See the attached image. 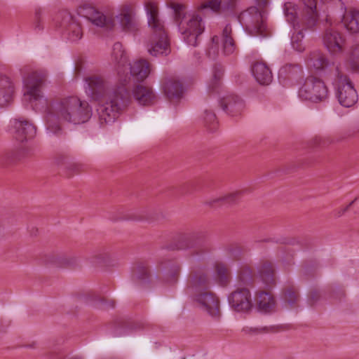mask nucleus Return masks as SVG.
<instances>
[{"mask_svg": "<svg viewBox=\"0 0 359 359\" xmlns=\"http://www.w3.org/2000/svg\"><path fill=\"white\" fill-rule=\"evenodd\" d=\"M46 73L43 71H34L29 73L24 79L27 89V94L30 99L46 103L44 118L47 129L53 133L60 130V120L80 124L87 122L92 116V109L86 101H81L75 96H70L48 102L41 95V87L46 80Z\"/></svg>", "mask_w": 359, "mask_h": 359, "instance_id": "f257e3e1", "label": "nucleus"}, {"mask_svg": "<svg viewBox=\"0 0 359 359\" xmlns=\"http://www.w3.org/2000/svg\"><path fill=\"white\" fill-rule=\"evenodd\" d=\"M85 81L88 95L100 103L97 109L100 124L113 123L130 102L128 88L120 83L109 92L108 82L96 74L86 77Z\"/></svg>", "mask_w": 359, "mask_h": 359, "instance_id": "f03ea898", "label": "nucleus"}, {"mask_svg": "<svg viewBox=\"0 0 359 359\" xmlns=\"http://www.w3.org/2000/svg\"><path fill=\"white\" fill-rule=\"evenodd\" d=\"M167 6L173 11L174 22L177 25L184 41L190 46H198L200 36L205 30L202 17L194 13L189 15L187 21L184 22L187 15L185 4L168 1Z\"/></svg>", "mask_w": 359, "mask_h": 359, "instance_id": "7ed1b4c3", "label": "nucleus"}, {"mask_svg": "<svg viewBox=\"0 0 359 359\" xmlns=\"http://www.w3.org/2000/svg\"><path fill=\"white\" fill-rule=\"evenodd\" d=\"M144 6L148 16V25L153 32L152 46L149 52L154 56L166 54L169 42L164 24L158 16V4L154 1H147Z\"/></svg>", "mask_w": 359, "mask_h": 359, "instance_id": "20e7f679", "label": "nucleus"}, {"mask_svg": "<svg viewBox=\"0 0 359 359\" xmlns=\"http://www.w3.org/2000/svg\"><path fill=\"white\" fill-rule=\"evenodd\" d=\"M255 1L259 8L249 7L239 14L238 19L249 34L266 36L267 34L264 8L267 6L268 0Z\"/></svg>", "mask_w": 359, "mask_h": 359, "instance_id": "39448f33", "label": "nucleus"}, {"mask_svg": "<svg viewBox=\"0 0 359 359\" xmlns=\"http://www.w3.org/2000/svg\"><path fill=\"white\" fill-rule=\"evenodd\" d=\"M170 248L191 249L192 255H203L210 252L213 250V245L205 232H194L178 235Z\"/></svg>", "mask_w": 359, "mask_h": 359, "instance_id": "423d86ee", "label": "nucleus"}, {"mask_svg": "<svg viewBox=\"0 0 359 359\" xmlns=\"http://www.w3.org/2000/svg\"><path fill=\"white\" fill-rule=\"evenodd\" d=\"M303 4L301 28L298 29L297 32L291 37V43L293 48L300 53L305 50L302 43V39L304 36L303 30H313L318 20V13L316 9L317 1L303 0Z\"/></svg>", "mask_w": 359, "mask_h": 359, "instance_id": "0eeeda50", "label": "nucleus"}, {"mask_svg": "<svg viewBox=\"0 0 359 359\" xmlns=\"http://www.w3.org/2000/svg\"><path fill=\"white\" fill-rule=\"evenodd\" d=\"M332 85L336 97L341 105L350 107L357 102L358 95L348 75L341 71L333 78Z\"/></svg>", "mask_w": 359, "mask_h": 359, "instance_id": "6e6552de", "label": "nucleus"}, {"mask_svg": "<svg viewBox=\"0 0 359 359\" xmlns=\"http://www.w3.org/2000/svg\"><path fill=\"white\" fill-rule=\"evenodd\" d=\"M329 90L325 82L320 78L308 76L298 91L302 100L318 103L325 101L328 97Z\"/></svg>", "mask_w": 359, "mask_h": 359, "instance_id": "1a4fd4ad", "label": "nucleus"}, {"mask_svg": "<svg viewBox=\"0 0 359 359\" xmlns=\"http://www.w3.org/2000/svg\"><path fill=\"white\" fill-rule=\"evenodd\" d=\"M306 65L311 71L326 79L334 78L341 72L338 65L331 62L323 53L318 50L309 53Z\"/></svg>", "mask_w": 359, "mask_h": 359, "instance_id": "9d476101", "label": "nucleus"}, {"mask_svg": "<svg viewBox=\"0 0 359 359\" xmlns=\"http://www.w3.org/2000/svg\"><path fill=\"white\" fill-rule=\"evenodd\" d=\"M77 13L97 27L112 29L115 26L114 19L111 15L104 14L91 4L84 3L80 5Z\"/></svg>", "mask_w": 359, "mask_h": 359, "instance_id": "9b49d317", "label": "nucleus"}, {"mask_svg": "<svg viewBox=\"0 0 359 359\" xmlns=\"http://www.w3.org/2000/svg\"><path fill=\"white\" fill-rule=\"evenodd\" d=\"M322 41L325 48L333 55L342 53L346 48L345 35L332 26L325 29Z\"/></svg>", "mask_w": 359, "mask_h": 359, "instance_id": "f8f14e48", "label": "nucleus"}, {"mask_svg": "<svg viewBox=\"0 0 359 359\" xmlns=\"http://www.w3.org/2000/svg\"><path fill=\"white\" fill-rule=\"evenodd\" d=\"M122 30L136 34L140 29V23L136 18V4L128 2L121 6L118 16Z\"/></svg>", "mask_w": 359, "mask_h": 359, "instance_id": "ddd939ff", "label": "nucleus"}, {"mask_svg": "<svg viewBox=\"0 0 359 359\" xmlns=\"http://www.w3.org/2000/svg\"><path fill=\"white\" fill-rule=\"evenodd\" d=\"M55 25L63 29L72 41H77L82 37V29L75 21L72 14L66 11H60L55 16Z\"/></svg>", "mask_w": 359, "mask_h": 359, "instance_id": "4468645a", "label": "nucleus"}, {"mask_svg": "<svg viewBox=\"0 0 359 359\" xmlns=\"http://www.w3.org/2000/svg\"><path fill=\"white\" fill-rule=\"evenodd\" d=\"M210 278L208 270L204 266H198L191 269L187 285V291L198 293L209 288Z\"/></svg>", "mask_w": 359, "mask_h": 359, "instance_id": "2eb2a0df", "label": "nucleus"}, {"mask_svg": "<svg viewBox=\"0 0 359 359\" xmlns=\"http://www.w3.org/2000/svg\"><path fill=\"white\" fill-rule=\"evenodd\" d=\"M10 131L15 140L24 142L35 136L36 128L27 119L14 118L11 120Z\"/></svg>", "mask_w": 359, "mask_h": 359, "instance_id": "dca6fc26", "label": "nucleus"}, {"mask_svg": "<svg viewBox=\"0 0 359 359\" xmlns=\"http://www.w3.org/2000/svg\"><path fill=\"white\" fill-rule=\"evenodd\" d=\"M231 307L236 311L248 312L252 308L251 293L248 288H237L229 296Z\"/></svg>", "mask_w": 359, "mask_h": 359, "instance_id": "f3484780", "label": "nucleus"}, {"mask_svg": "<svg viewBox=\"0 0 359 359\" xmlns=\"http://www.w3.org/2000/svg\"><path fill=\"white\" fill-rule=\"evenodd\" d=\"M163 94L170 102H178L184 93L183 83L176 76H170L161 80Z\"/></svg>", "mask_w": 359, "mask_h": 359, "instance_id": "a211bd4d", "label": "nucleus"}, {"mask_svg": "<svg viewBox=\"0 0 359 359\" xmlns=\"http://www.w3.org/2000/svg\"><path fill=\"white\" fill-rule=\"evenodd\" d=\"M303 76V67L297 63L286 64L278 72L279 81L285 86H291L297 84L302 79Z\"/></svg>", "mask_w": 359, "mask_h": 359, "instance_id": "6ab92c4d", "label": "nucleus"}, {"mask_svg": "<svg viewBox=\"0 0 359 359\" xmlns=\"http://www.w3.org/2000/svg\"><path fill=\"white\" fill-rule=\"evenodd\" d=\"M150 71V65L145 60L140 59L134 62L132 65L128 62V69L125 74H121L123 78L121 79V85L124 84L125 87H126L130 79L128 74L137 81H142L149 76Z\"/></svg>", "mask_w": 359, "mask_h": 359, "instance_id": "aec40b11", "label": "nucleus"}, {"mask_svg": "<svg viewBox=\"0 0 359 359\" xmlns=\"http://www.w3.org/2000/svg\"><path fill=\"white\" fill-rule=\"evenodd\" d=\"M195 300L212 316H220L219 301L218 297L212 292L205 290L195 295Z\"/></svg>", "mask_w": 359, "mask_h": 359, "instance_id": "412c9836", "label": "nucleus"}, {"mask_svg": "<svg viewBox=\"0 0 359 359\" xmlns=\"http://www.w3.org/2000/svg\"><path fill=\"white\" fill-rule=\"evenodd\" d=\"M222 110L231 116H238L242 114L245 108V102L242 98L235 94H229L219 100Z\"/></svg>", "mask_w": 359, "mask_h": 359, "instance_id": "4be33fe9", "label": "nucleus"}, {"mask_svg": "<svg viewBox=\"0 0 359 359\" xmlns=\"http://www.w3.org/2000/svg\"><path fill=\"white\" fill-rule=\"evenodd\" d=\"M257 271L258 277L267 287L272 288L276 285V269L271 261L262 259Z\"/></svg>", "mask_w": 359, "mask_h": 359, "instance_id": "5701e85b", "label": "nucleus"}, {"mask_svg": "<svg viewBox=\"0 0 359 359\" xmlns=\"http://www.w3.org/2000/svg\"><path fill=\"white\" fill-rule=\"evenodd\" d=\"M111 60L114 64L118 74L121 78V74H125L128 69V58L123 45L116 42L114 44L111 53Z\"/></svg>", "mask_w": 359, "mask_h": 359, "instance_id": "b1692460", "label": "nucleus"}, {"mask_svg": "<svg viewBox=\"0 0 359 359\" xmlns=\"http://www.w3.org/2000/svg\"><path fill=\"white\" fill-rule=\"evenodd\" d=\"M251 71L255 80L261 85L267 86L273 80L270 68L263 61H256L251 66Z\"/></svg>", "mask_w": 359, "mask_h": 359, "instance_id": "393cba45", "label": "nucleus"}, {"mask_svg": "<svg viewBox=\"0 0 359 359\" xmlns=\"http://www.w3.org/2000/svg\"><path fill=\"white\" fill-rule=\"evenodd\" d=\"M159 267L163 269L164 271V281L169 284H175L180 276L181 266L178 262L175 259L161 262Z\"/></svg>", "mask_w": 359, "mask_h": 359, "instance_id": "a878e982", "label": "nucleus"}, {"mask_svg": "<svg viewBox=\"0 0 359 359\" xmlns=\"http://www.w3.org/2000/svg\"><path fill=\"white\" fill-rule=\"evenodd\" d=\"M14 92L11 79L0 74V107H5L13 100Z\"/></svg>", "mask_w": 359, "mask_h": 359, "instance_id": "bb28decb", "label": "nucleus"}, {"mask_svg": "<svg viewBox=\"0 0 359 359\" xmlns=\"http://www.w3.org/2000/svg\"><path fill=\"white\" fill-rule=\"evenodd\" d=\"M57 163L67 177H72L86 170L84 165L73 163L70 161V158L66 156H60L57 159Z\"/></svg>", "mask_w": 359, "mask_h": 359, "instance_id": "cd10ccee", "label": "nucleus"}, {"mask_svg": "<svg viewBox=\"0 0 359 359\" xmlns=\"http://www.w3.org/2000/svg\"><path fill=\"white\" fill-rule=\"evenodd\" d=\"M256 277L255 269L250 264H242L238 270L237 281L241 286L253 287Z\"/></svg>", "mask_w": 359, "mask_h": 359, "instance_id": "c85d7f7f", "label": "nucleus"}, {"mask_svg": "<svg viewBox=\"0 0 359 359\" xmlns=\"http://www.w3.org/2000/svg\"><path fill=\"white\" fill-rule=\"evenodd\" d=\"M134 98L143 106L151 105L154 103L156 96L151 88L142 85H137L133 90Z\"/></svg>", "mask_w": 359, "mask_h": 359, "instance_id": "c756f323", "label": "nucleus"}, {"mask_svg": "<svg viewBox=\"0 0 359 359\" xmlns=\"http://www.w3.org/2000/svg\"><path fill=\"white\" fill-rule=\"evenodd\" d=\"M224 69L222 65L217 63L212 69V79L208 85V93L212 95L218 94L222 88V79Z\"/></svg>", "mask_w": 359, "mask_h": 359, "instance_id": "7c9ffc66", "label": "nucleus"}, {"mask_svg": "<svg viewBox=\"0 0 359 359\" xmlns=\"http://www.w3.org/2000/svg\"><path fill=\"white\" fill-rule=\"evenodd\" d=\"M151 277L149 267L147 261H137L133 269V278L140 283H147Z\"/></svg>", "mask_w": 359, "mask_h": 359, "instance_id": "2f4dec72", "label": "nucleus"}, {"mask_svg": "<svg viewBox=\"0 0 359 359\" xmlns=\"http://www.w3.org/2000/svg\"><path fill=\"white\" fill-rule=\"evenodd\" d=\"M222 50L224 55L233 54L236 50V44L232 36V29L231 25H226L222 33Z\"/></svg>", "mask_w": 359, "mask_h": 359, "instance_id": "473e14b6", "label": "nucleus"}, {"mask_svg": "<svg viewBox=\"0 0 359 359\" xmlns=\"http://www.w3.org/2000/svg\"><path fill=\"white\" fill-rule=\"evenodd\" d=\"M255 302L259 311L269 312L274 306L275 300L269 292L259 290L256 292Z\"/></svg>", "mask_w": 359, "mask_h": 359, "instance_id": "72a5a7b5", "label": "nucleus"}, {"mask_svg": "<svg viewBox=\"0 0 359 359\" xmlns=\"http://www.w3.org/2000/svg\"><path fill=\"white\" fill-rule=\"evenodd\" d=\"M22 149H8L0 154V165L6 167L16 163L22 157Z\"/></svg>", "mask_w": 359, "mask_h": 359, "instance_id": "f704fd0d", "label": "nucleus"}, {"mask_svg": "<svg viewBox=\"0 0 359 359\" xmlns=\"http://www.w3.org/2000/svg\"><path fill=\"white\" fill-rule=\"evenodd\" d=\"M216 278L222 286H226L231 280V275L229 266L222 262H216L214 266Z\"/></svg>", "mask_w": 359, "mask_h": 359, "instance_id": "c9c22d12", "label": "nucleus"}, {"mask_svg": "<svg viewBox=\"0 0 359 359\" xmlns=\"http://www.w3.org/2000/svg\"><path fill=\"white\" fill-rule=\"evenodd\" d=\"M346 29L353 33H359V11L351 10L343 18Z\"/></svg>", "mask_w": 359, "mask_h": 359, "instance_id": "e433bc0d", "label": "nucleus"}, {"mask_svg": "<svg viewBox=\"0 0 359 359\" xmlns=\"http://www.w3.org/2000/svg\"><path fill=\"white\" fill-rule=\"evenodd\" d=\"M283 297L284 301L290 308L298 306L299 295L298 290L294 285H287L283 289Z\"/></svg>", "mask_w": 359, "mask_h": 359, "instance_id": "4c0bfd02", "label": "nucleus"}, {"mask_svg": "<svg viewBox=\"0 0 359 359\" xmlns=\"http://www.w3.org/2000/svg\"><path fill=\"white\" fill-rule=\"evenodd\" d=\"M284 13L287 21L293 26L294 29L301 28L302 21L300 23H295L297 20V8L293 3L286 2L284 4Z\"/></svg>", "mask_w": 359, "mask_h": 359, "instance_id": "58836bf2", "label": "nucleus"}, {"mask_svg": "<svg viewBox=\"0 0 359 359\" xmlns=\"http://www.w3.org/2000/svg\"><path fill=\"white\" fill-rule=\"evenodd\" d=\"M225 252L226 255L233 261H239L242 259L244 249L242 245L238 243H229L225 246Z\"/></svg>", "mask_w": 359, "mask_h": 359, "instance_id": "ea45409f", "label": "nucleus"}, {"mask_svg": "<svg viewBox=\"0 0 359 359\" xmlns=\"http://www.w3.org/2000/svg\"><path fill=\"white\" fill-rule=\"evenodd\" d=\"M240 194V192H235L227 196L216 198L211 202L210 205L216 207L220 205H231L235 203L238 201Z\"/></svg>", "mask_w": 359, "mask_h": 359, "instance_id": "a19ab883", "label": "nucleus"}, {"mask_svg": "<svg viewBox=\"0 0 359 359\" xmlns=\"http://www.w3.org/2000/svg\"><path fill=\"white\" fill-rule=\"evenodd\" d=\"M204 123L205 127L210 131H214L217 128L218 121L215 114L212 111H205Z\"/></svg>", "mask_w": 359, "mask_h": 359, "instance_id": "79ce46f5", "label": "nucleus"}, {"mask_svg": "<svg viewBox=\"0 0 359 359\" xmlns=\"http://www.w3.org/2000/svg\"><path fill=\"white\" fill-rule=\"evenodd\" d=\"M348 65L353 72H359V46H355L351 50Z\"/></svg>", "mask_w": 359, "mask_h": 359, "instance_id": "37998d69", "label": "nucleus"}, {"mask_svg": "<svg viewBox=\"0 0 359 359\" xmlns=\"http://www.w3.org/2000/svg\"><path fill=\"white\" fill-rule=\"evenodd\" d=\"M222 6L221 0H208L203 3L198 8V11L210 8L214 12H219Z\"/></svg>", "mask_w": 359, "mask_h": 359, "instance_id": "c03bdc74", "label": "nucleus"}, {"mask_svg": "<svg viewBox=\"0 0 359 359\" xmlns=\"http://www.w3.org/2000/svg\"><path fill=\"white\" fill-rule=\"evenodd\" d=\"M273 327H262L260 328L258 327H245L243 329V331L245 332L247 334H257L263 332H267L269 331H273Z\"/></svg>", "mask_w": 359, "mask_h": 359, "instance_id": "a18cd8bd", "label": "nucleus"}, {"mask_svg": "<svg viewBox=\"0 0 359 359\" xmlns=\"http://www.w3.org/2000/svg\"><path fill=\"white\" fill-rule=\"evenodd\" d=\"M236 7L235 0H223L222 1V11H233Z\"/></svg>", "mask_w": 359, "mask_h": 359, "instance_id": "49530a36", "label": "nucleus"}, {"mask_svg": "<svg viewBox=\"0 0 359 359\" xmlns=\"http://www.w3.org/2000/svg\"><path fill=\"white\" fill-rule=\"evenodd\" d=\"M320 297V292L316 289H312L309 293V302L311 305L315 304Z\"/></svg>", "mask_w": 359, "mask_h": 359, "instance_id": "de8ad7c7", "label": "nucleus"}, {"mask_svg": "<svg viewBox=\"0 0 359 359\" xmlns=\"http://www.w3.org/2000/svg\"><path fill=\"white\" fill-rule=\"evenodd\" d=\"M41 10L40 8L36 9L35 11V29H38L39 30L42 29V27L40 25V20H41Z\"/></svg>", "mask_w": 359, "mask_h": 359, "instance_id": "09e8293b", "label": "nucleus"}, {"mask_svg": "<svg viewBox=\"0 0 359 359\" xmlns=\"http://www.w3.org/2000/svg\"><path fill=\"white\" fill-rule=\"evenodd\" d=\"M74 262L73 259H69L67 258H64L61 261V265L62 267H71L72 264Z\"/></svg>", "mask_w": 359, "mask_h": 359, "instance_id": "8fccbe9b", "label": "nucleus"}, {"mask_svg": "<svg viewBox=\"0 0 359 359\" xmlns=\"http://www.w3.org/2000/svg\"><path fill=\"white\" fill-rule=\"evenodd\" d=\"M126 219H132V220H142V219H144L145 217L142 215L131 214V215H128Z\"/></svg>", "mask_w": 359, "mask_h": 359, "instance_id": "3c124183", "label": "nucleus"}, {"mask_svg": "<svg viewBox=\"0 0 359 359\" xmlns=\"http://www.w3.org/2000/svg\"><path fill=\"white\" fill-rule=\"evenodd\" d=\"M313 144L315 146H320L321 144L322 139L320 137H316L313 140Z\"/></svg>", "mask_w": 359, "mask_h": 359, "instance_id": "603ef678", "label": "nucleus"}, {"mask_svg": "<svg viewBox=\"0 0 359 359\" xmlns=\"http://www.w3.org/2000/svg\"><path fill=\"white\" fill-rule=\"evenodd\" d=\"M219 39H220L219 36H218L217 35H215L211 39L212 43H215L216 46H218L219 42Z\"/></svg>", "mask_w": 359, "mask_h": 359, "instance_id": "864d4df0", "label": "nucleus"}, {"mask_svg": "<svg viewBox=\"0 0 359 359\" xmlns=\"http://www.w3.org/2000/svg\"><path fill=\"white\" fill-rule=\"evenodd\" d=\"M123 326L126 327H128L130 330H136V329L140 327V326H139V325L137 326V325H136V324L135 325L134 323H130V325H123Z\"/></svg>", "mask_w": 359, "mask_h": 359, "instance_id": "5fc2aeb1", "label": "nucleus"}, {"mask_svg": "<svg viewBox=\"0 0 359 359\" xmlns=\"http://www.w3.org/2000/svg\"><path fill=\"white\" fill-rule=\"evenodd\" d=\"M354 203V201H352L345 208H344L342 210V212L341 214H344L346 211H347V210L348 209V208Z\"/></svg>", "mask_w": 359, "mask_h": 359, "instance_id": "6e6d98bb", "label": "nucleus"}, {"mask_svg": "<svg viewBox=\"0 0 359 359\" xmlns=\"http://www.w3.org/2000/svg\"><path fill=\"white\" fill-rule=\"evenodd\" d=\"M115 306V302L114 300L110 301L109 306L114 308Z\"/></svg>", "mask_w": 359, "mask_h": 359, "instance_id": "4d7b16f0", "label": "nucleus"}, {"mask_svg": "<svg viewBox=\"0 0 359 359\" xmlns=\"http://www.w3.org/2000/svg\"><path fill=\"white\" fill-rule=\"evenodd\" d=\"M100 300L102 302L104 301V299L103 298H101Z\"/></svg>", "mask_w": 359, "mask_h": 359, "instance_id": "13d9d810", "label": "nucleus"}, {"mask_svg": "<svg viewBox=\"0 0 359 359\" xmlns=\"http://www.w3.org/2000/svg\"><path fill=\"white\" fill-rule=\"evenodd\" d=\"M77 69H78V67H77V66H76V67H75V70L76 71Z\"/></svg>", "mask_w": 359, "mask_h": 359, "instance_id": "bf43d9fd", "label": "nucleus"}]
</instances>
